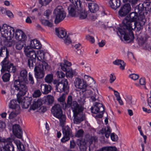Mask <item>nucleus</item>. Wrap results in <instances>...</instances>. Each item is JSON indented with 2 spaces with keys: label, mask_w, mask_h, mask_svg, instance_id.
<instances>
[{
  "label": "nucleus",
  "mask_w": 151,
  "mask_h": 151,
  "mask_svg": "<svg viewBox=\"0 0 151 151\" xmlns=\"http://www.w3.org/2000/svg\"><path fill=\"white\" fill-rule=\"evenodd\" d=\"M122 26L118 29L117 33H119L122 36L124 35L123 38L125 41H129L128 42L132 41L134 38V35L132 31L135 29L137 32H139L142 29L141 24L137 22L133 24L128 22L127 20L124 19L122 21Z\"/></svg>",
  "instance_id": "obj_1"
},
{
  "label": "nucleus",
  "mask_w": 151,
  "mask_h": 151,
  "mask_svg": "<svg viewBox=\"0 0 151 151\" xmlns=\"http://www.w3.org/2000/svg\"><path fill=\"white\" fill-rule=\"evenodd\" d=\"M27 71L26 70H22L20 73V79L15 80L14 82L13 87L16 90L19 91L17 96L19 103L23 102V96L28 91L27 87L24 83L27 81Z\"/></svg>",
  "instance_id": "obj_2"
},
{
  "label": "nucleus",
  "mask_w": 151,
  "mask_h": 151,
  "mask_svg": "<svg viewBox=\"0 0 151 151\" xmlns=\"http://www.w3.org/2000/svg\"><path fill=\"white\" fill-rule=\"evenodd\" d=\"M0 31L2 35L0 38L1 42H3L5 45L11 46L12 44L10 40L15 36L14 28L6 24H4L2 27L0 26Z\"/></svg>",
  "instance_id": "obj_3"
},
{
  "label": "nucleus",
  "mask_w": 151,
  "mask_h": 151,
  "mask_svg": "<svg viewBox=\"0 0 151 151\" xmlns=\"http://www.w3.org/2000/svg\"><path fill=\"white\" fill-rule=\"evenodd\" d=\"M6 50V56L2 61L1 64L2 69L1 71L4 73L5 71H8L9 72L15 73L16 71V68L13 64L10 62L8 59L9 55V51L7 49L5 46H2L0 49V56H2V55L3 51Z\"/></svg>",
  "instance_id": "obj_4"
},
{
  "label": "nucleus",
  "mask_w": 151,
  "mask_h": 151,
  "mask_svg": "<svg viewBox=\"0 0 151 151\" xmlns=\"http://www.w3.org/2000/svg\"><path fill=\"white\" fill-rule=\"evenodd\" d=\"M73 103L71 108L73 113V122L75 124H79L85 119V116L83 113L84 108L79 105L76 101H74Z\"/></svg>",
  "instance_id": "obj_5"
},
{
  "label": "nucleus",
  "mask_w": 151,
  "mask_h": 151,
  "mask_svg": "<svg viewBox=\"0 0 151 151\" xmlns=\"http://www.w3.org/2000/svg\"><path fill=\"white\" fill-rule=\"evenodd\" d=\"M14 37L16 40L19 41L16 43V48L18 50L22 49L27 40V36L23 32L21 29H17L16 30Z\"/></svg>",
  "instance_id": "obj_6"
},
{
  "label": "nucleus",
  "mask_w": 151,
  "mask_h": 151,
  "mask_svg": "<svg viewBox=\"0 0 151 151\" xmlns=\"http://www.w3.org/2000/svg\"><path fill=\"white\" fill-rule=\"evenodd\" d=\"M51 111L54 116L59 119L60 125L63 127L65 121V116L63 114L60 105L59 104L55 105L52 108Z\"/></svg>",
  "instance_id": "obj_7"
},
{
  "label": "nucleus",
  "mask_w": 151,
  "mask_h": 151,
  "mask_svg": "<svg viewBox=\"0 0 151 151\" xmlns=\"http://www.w3.org/2000/svg\"><path fill=\"white\" fill-rule=\"evenodd\" d=\"M72 4L68 7L69 15L72 17L78 16V9L81 8V3L80 0H69Z\"/></svg>",
  "instance_id": "obj_8"
},
{
  "label": "nucleus",
  "mask_w": 151,
  "mask_h": 151,
  "mask_svg": "<svg viewBox=\"0 0 151 151\" xmlns=\"http://www.w3.org/2000/svg\"><path fill=\"white\" fill-rule=\"evenodd\" d=\"M54 13L55 17V23L57 24L63 20L66 17V13L62 6H58L55 9Z\"/></svg>",
  "instance_id": "obj_9"
},
{
  "label": "nucleus",
  "mask_w": 151,
  "mask_h": 151,
  "mask_svg": "<svg viewBox=\"0 0 151 151\" xmlns=\"http://www.w3.org/2000/svg\"><path fill=\"white\" fill-rule=\"evenodd\" d=\"M91 112L94 114H99L96 115L97 118H101L102 117L104 109V106L102 104L95 102L93 106L91 108Z\"/></svg>",
  "instance_id": "obj_10"
},
{
  "label": "nucleus",
  "mask_w": 151,
  "mask_h": 151,
  "mask_svg": "<svg viewBox=\"0 0 151 151\" xmlns=\"http://www.w3.org/2000/svg\"><path fill=\"white\" fill-rule=\"evenodd\" d=\"M53 83L56 84V91L59 92H65L69 89L68 82L67 79H63L60 82H58L57 81H55Z\"/></svg>",
  "instance_id": "obj_11"
},
{
  "label": "nucleus",
  "mask_w": 151,
  "mask_h": 151,
  "mask_svg": "<svg viewBox=\"0 0 151 151\" xmlns=\"http://www.w3.org/2000/svg\"><path fill=\"white\" fill-rule=\"evenodd\" d=\"M55 31L56 35L60 38H63L65 43L68 45L71 42L70 38L68 35H66V32L62 28H56Z\"/></svg>",
  "instance_id": "obj_12"
},
{
  "label": "nucleus",
  "mask_w": 151,
  "mask_h": 151,
  "mask_svg": "<svg viewBox=\"0 0 151 151\" xmlns=\"http://www.w3.org/2000/svg\"><path fill=\"white\" fill-rule=\"evenodd\" d=\"M65 96L64 94H63L58 99V101L60 102L61 104L62 105L63 108L65 109L66 108H69L72 107L74 101H73L72 97L71 96H68L67 103L65 101Z\"/></svg>",
  "instance_id": "obj_13"
},
{
  "label": "nucleus",
  "mask_w": 151,
  "mask_h": 151,
  "mask_svg": "<svg viewBox=\"0 0 151 151\" xmlns=\"http://www.w3.org/2000/svg\"><path fill=\"white\" fill-rule=\"evenodd\" d=\"M62 128L63 134V137L61 139V141L63 143H65L66 141H68L70 137L72 136V132L70 128L67 126Z\"/></svg>",
  "instance_id": "obj_14"
},
{
  "label": "nucleus",
  "mask_w": 151,
  "mask_h": 151,
  "mask_svg": "<svg viewBox=\"0 0 151 151\" xmlns=\"http://www.w3.org/2000/svg\"><path fill=\"white\" fill-rule=\"evenodd\" d=\"M127 3L122 6L119 11V15L121 17L126 16L129 12L131 7L129 4Z\"/></svg>",
  "instance_id": "obj_15"
},
{
  "label": "nucleus",
  "mask_w": 151,
  "mask_h": 151,
  "mask_svg": "<svg viewBox=\"0 0 151 151\" xmlns=\"http://www.w3.org/2000/svg\"><path fill=\"white\" fill-rule=\"evenodd\" d=\"M24 52L25 55L30 59H36L37 55L35 51L29 46H27L24 48Z\"/></svg>",
  "instance_id": "obj_16"
},
{
  "label": "nucleus",
  "mask_w": 151,
  "mask_h": 151,
  "mask_svg": "<svg viewBox=\"0 0 151 151\" xmlns=\"http://www.w3.org/2000/svg\"><path fill=\"white\" fill-rule=\"evenodd\" d=\"M14 140L12 139L8 138L6 139V141L4 142L6 145L3 147L2 151H14V147L12 143Z\"/></svg>",
  "instance_id": "obj_17"
},
{
  "label": "nucleus",
  "mask_w": 151,
  "mask_h": 151,
  "mask_svg": "<svg viewBox=\"0 0 151 151\" xmlns=\"http://www.w3.org/2000/svg\"><path fill=\"white\" fill-rule=\"evenodd\" d=\"M34 71L35 76L37 79H40L42 78L44 76V73L42 68H41L40 65L38 66H36L35 68Z\"/></svg>",
  "instance_id": "obj_18"
},
{
  "label": "nucleus",
  "mask_w": 151,
  "mask_h": 151,
  "mask_svg": "<svg viewBox=\"0 0 151 151\" xmlns=\"http://www.w3.org/2000/svg\"><path fill=\"white\" fill-rule=\"evenodd\" d=\"M138 19V13L135 11L134 12H132L130 14L129 17H126L124 19L127 20L128 22L131 23L133 22H136Z\"/></svg>",
  "instance_id": "obj_19"
},
{
  "label": "nucleus",
  "mask_w": 151,
  "mask_h": 151,
  "mask_svg": "<svg viewBox=\"0 0 151 151\" xmlns=\"http://www.w3.org/2000/svg\"><path fill=\"white\" fill-rule=\"evenodd\" d=\"M12 129L14 134L17 138H21L22 137V132L19 125H14L13 126Z\"/></svg>",
  "instance_id": "obj_20"
},
{
  "label": "nucleus",
  "mask_w": 151,
  "mask_h": 151,
  "mask_svg": "<svg viewBox=\"0 0 151 151\" xmlns=\"http://www.w3.org/2000/svg\"><path fill=\"white\" fill-rule=\"evenodd\" d=\"M41 90L43 94H46L50 92L52 88L50 85L41 84Z\"/></svg>",
  "instance_id": "obj_21"
},
{
  "label": "nucleus",
  "mask_w": 151,
  "mask_h": 151,
  "mask_svg": "<svg viewBox=\"0 0 151 151\" xmlns=\"http://www.w3.org/2000/svg\"><path fill=\"white\" fill-rule=\"evenodd\" d=\"M9 108L12 109V110H20V106L17 104V101L14 99H12L10 101L9 104Z\"/></svg>",
  "instance_id": "obj_22"
},
{
  "label": "nucleus",
  "mask_w": 151,
  "mask_h": 151,
  "mask_svg": "<svg viewBox=\"0 0 151 151\" xmlns=\"http://www.w3.org/2000/svg\"><path fill=\"white\" fill-rule=\"evenodd\" d=\"M29 46L32 48L38 49L41 47V45L38 40L34 39L31 41Z\"/></svg>",
  "instance_id": "obj_23"
},
{
  "label": "nucleus",
  "mask_w": 151,
  "mask_h": 151,
  "mask_svg": "<svg viewBox=\"0 0 151 151\" xmlns=\"http://www.w3.org/2000/svg\"><path fill=\"white\" fill-rule=\"evenodd\" d=\"M109 3L111 7L114 10L118 8L120 5V1L119 0H110Z\"/></svg>",
  "instance_id": "obj_24"
},
{
  "label": "nucleus",
  "mask_w": 151,
  "mask_h": 151,
  "mask_svg": "<svg viewBox=\"0 0 151 151\" xmlns=\"http://www.w3.org/2000/svg\"><path fill=\"white\" fill-rule=\"evenodd\" d=\"M87 86V83L83 81L81 83L78 88L80 89H82L83 90L82 91L83 92H86V93H88L89 95H90L91 94L92 92L91 90H87L86 89Z\"/></svg>",
  "instance_id": "obj_25"
},
{
  "label": "nucleus",
  "mask_w": 151,
  "mask_h": 151,
  "mask_svg": "<svg viewBox=\"0 0 151 151\" xmlns=\"http://www.w3.org/2000/svg\"><path fill=\"white\" fill-rule=\"evenodd\" d=\"M88 8L90 12L95 13L99 10V7L98 5L95 3H89L88 5Z\"/></svg>",
  "instance_id": "obj_26"
},
{
  "label": "nucleus",
  "mask_w": 151,
  "mask_h": 151,
  "mask_svg": "<svg viewBox=\"0 0 151 151\" xmlns=\"http://www.w3.org/2000/svg\"><path fill=\"white\" fill-rule=\"evenodd\" d=\"M111 130L110 127L107 126V127H105L102 128L100 131V132L102 134H105V136L106 138H108L109 136Z\"/></svg>",
  "instance_id": "obj_27"
},
{
  "label": "nucleus",
  "mask_w": 151,
  "mask_h": 151,
  "mask_svg": "<svg viewBox=\"0 0 151 151\" xmlns=\"http://www.w3.org/2000/svg\"><path fill=\"white\" fill-rule=\"evenodd\" d=\"M32 99L31 97H27L25 99L23 102L22 104L23 108L27 109L30 104Z\"/></svg>",
  "instance_id": "obj_28"
},
{
  "label": "nucleus",
  "mask_w": 151,
  "mask_h": 151,
  "mask_svg": "<svg viewBox=\"0 0 151 151\" xmlns=\"http://www.w3.org/2000/svg\"><path fill=\"white\" fill-rule=\"evenodd\" d=\"M113 63L114 65H120L119 68L120 69L122 70L124 69L125 63L122 60H116L114 61Z\"/></svg>",
  "instance_id": "obj_29"
},
{
  "label": "nucleus",
  "mask_w": 151,
  "mask_h": 151,
  "mask_svg": "<svg viewBox=\"0 0 151 151\" xmlns=\"http://www.w3.org/2000/svg\"><path fill=\"white\" fill-rule=\"evenodd\" d=\"M42 103L41 100L38 99L36 101H35L33 103L32 106L31 107V108L33 110L38 108L40 107L42 105Z\"/></svg>",
  "instance_id": "obj_30"
},
{
  "label": "nucleus",
  "mask_w": 151,
  "mask_h": 151,
  "mask_svg": "<svg viewBox=\"0 0 151 151\" xmlns=\"http://www.w3.org/2000/svg\"><path fill=\"white\" fill-rule=\"evenodd\" d=\"M79 14L78 16H79L80 19H85L87 16V13L84 11L82 9L81 7L80 9H78Z\"/></svg>",
  "instance_id": "obj_31"
},
{
  "label": "nucleus",
  "mask_w": 151,
  "mask_h": 151,
  "mask_svg": "<svg viewBox=\"0 0 151 151\" xmlns=\"http://www.w3.org/2000/svg\"><path fill=\"white\" fill-rule=\"evenodd\" d=\"M65 72L66 76L70 78H72L74 75H77V73L75 70H73L70 68Z\"/></svg>",
  "instance_id": "obj_32"
},
{
  "label": "nucleus",
  "mask_w": 151,
  "mask_h": 151,
  "mask_svg": "<svg viewBox=\"0 0 151 151\" xmlns=\"http://www.w3.org/2000/svg\"><path fill=\"white\" fill-rule=\"evenodd\" d=\"M145 8L144 5L142 3L139 4L135 9V11L139 14L141 13Z\"/></svg>",
  "instance_id": "obj_33"
},
{
  "label": "nucleus",
  "mask_w": 151,
  "mask_h": 151,
  "mask_svg": "<svg viewBox=\"0 0 151 151\" xmlns=\"http://www.w3.org/2000/svg\"><path fill=\"white\" fill-rule=\"evenodd\" d=\"M20 111H17V110H12L9 114V118L12 119L16 117L19 113Z\"/></svg>",
  "instance_id": "obj_34"
},
{
  "label": "nucleus",
  "mask_w": 151,
  "mask_h": 151,
  "mask_svg": "<svg viewBox=\"0 0 151 151\" xmlns=\"http://www.w3.org/2000/svg\"><path fill=\"white\" fill-rule=\"evenodd\" d=\"M53 80V75L52 74H47L45 78V80L46 82L50 83Z\"/></svg>",
  "instance_id": "obj_35"
},
{
  "label": "nucleus",
  "mask_w": 151,
  "mask_h": 151,
  "mask_svg": "<svg viewBox=\"0 0 151 151\" xmlns=\"http://www.w3.org/2000/svg\"><path fill=\"white\" fill-rule=\"evenodd\" d=\"M84 79L85 82L87 84H91L92 82H93L94 80L90 76L85 75L84 76Z\"/></svg>",
  "instance_id": "obj_36"
},
{
  "label": "nucleus",
  "mask_w": 151,
  "mask_h": 151,
  "mask_svg": "<svg viewBox=\"0 0 151 151\" xmlns=\"http://www.w3.org/2000/svg\"><path fill=\"white\" fill-rule=\"evenodd\" d=\"M36 59H33L29 58L27 60V65L31 69L34 66V63H35Z\"/></svg>",
  "instance_id": "obj_37"
},
{
  "label": "nucleus",
  "mask_w": 151,
  "mask_h": 151,
  "mask_svg": "<svg viewBox=\"0 0 151 151\" xmlns=\"http://www.w3.org/2000/svg\"><path fill=\"white\" fill-rule=\"evenodd\" d=\"M52 0H38L39 3L41 6H46L48 5Z\"/></svg>",
  "instance_id": "obj_38"
},
{
  "label": "nucleus",
  "mask_w": 151,
  "mask_h": 151,
  "mask_svg": "<svg viewBox=\"0 0 151 151\" xmlns=\"http://www.w3.org/2000/svg\"><path fill=\"white\" fill-rule=\"evenodd\" d=\"M10 75L9 73H6L2 77L3 81L4 82H6L9 80Z\"/></svg>",
  "instance_id": "obj_39"
},
{
  "label": "nucleus",
  "mask_w": 151,
  "mask_h": 151,
  "mask_svg": "<svg viewBox=\"0 0 151 151\" xmlns=\"http://www.w3.org/2000/svg\"><path fill=\"white\" fill-rule=\"evenodd\" d=\"M41 22L44 25L50 27H51L52 26V23L49 22L48 20L42 19L41 20Z\"/></svg>",
  "instance_id": "obj_40"
},
{
  "label": "nucleus",
  "mask_w": 151,
  "mask_h": 151,
  "mask_svg": "<svg viewBox=\"0 0 151 151\" xmlns=\"http://www.w3.org/2000/svg\"><path fill=\"white\" fill-rule=\"evenodd\" d=\"M82 81L80 78H76L74 82V84L76 87L78 88Z\"/></svg>",
  "instance_id": "obj_41"
},
{
  "label": "nucleus",
  "mask_w": 151,
  "mask_h": 151,
  "mask_svg": "<svg viewBox=\"0 0 151 151\" xmlns=\"http://www.w3.org/2000/svg\"><path fill=\"white\" fill-rule=\"evenodd\" d=\"M16 145L19 151H25V149L24 145L20 141L17 142Z\"/></svg>",
  "instance_id": "obj_42"
},
{
  "label": "nucleus",
  "mask_w": 151,
  "mask_h": 151,
  "mask_svg": "<svg viewBox=\"0 0 151 151\" xmlns=\"http://www.w3.org/2000/svg\"><path fill=\"white\" fill-rule=\"evenodd\" d=\"M41 68H42L43 70L45 69L46 70H49L50 67L48 65V63L45 61H43L42 62Z\"/></svg>",
  "instance_id": "obj_43"
},
{
  "label": "nucleus",
  "mask_w": 151,
  "mask_h": 151,
  "mask_svg": "<svg viewBox=\"0 0 151 151\" xmlns=\"http://www.w3.org/2000/svg\"><path fill=\"white\" fill-rule=\"evenodd\" d=\"M60 65L61 67V69L64 71L66 72L70 68L68 66H67L64 63H60Z\"/></svg>",
  "instance_id": "obj_44"
},
{
  "label": "nucleus",
  "mask_w": 151,
  "mask_h": 151,
  "mask_svg": "<svg viewBox=\"0 0 151 151\" xmlns=\"http://www.w3.org/2000/svg\"><path fill=\"white\" fill-rule=\"evenodd\" d=\"M84 132L82 129L78 130L75 134L76 137H82L83 135Z\"/></svg>",
  "instance_id": "obj_45"
},
{
  "label": "nucleus",
  "mask_w": 151,
  "mask_h": 151,
  "mask_svg": "<svg viewBox=\"0 0 151 151\" xmlns=\"http://www.w3.org/2000/svg\"><path fill=\"white\" fill-rule=\"evenodd\" d=\"M41 94V93L40 90L38 89L35 91L32 95L34 97L37 98L40 97Z\"/></svg>",
  "instance_id": "obj_46"
},
{
  "label": "nucleus",
  "mask_w": 151,
  "mask_h": 151,
  "mask_svg": "<svg viewBox=\"0 0 151 151\" xmlns=\"http://www.w3.org/2000/svg\"><path fill=\"white\" fill-rule=\"evenodd\" d=\"M103 149L106 150V151H118L117 149L114 147H103Z\"/></svg>",
  "instance_id": "obj_47"
},
{
  "label": "nucleus",
  "mask_w": 151,
  "mask_h": 151,
  "mask_svg": "<svg viewBox=\"0 0 151 151\" xmlns=\"http://www.w3.org/2000/svg\"><path fill=\"white\" fill-rule=\"evenodd\" d=\"M56 75L57 77L59 78H63L65 76V73L61 71H57Z\"/></svg>",
  "instance_id": "obj_48"
},
{
  "label": "nucleus",
  "mask_w": 151,
  "mask_h": 151,
  "mask_svg": "<svg viewBox=\"0 0 151 151\" xmlns=\"http://www.w3.org/2000/svg\"><path fill=\"white\" fill-rule=\"evenodd\" d=\"M47 100L49 104H52L54 101V98L51 95H48L47 97Z\"/></svg>",
  "instance_id": "obj_49"
},
{
  "label": "nucleus",
  "mask_w": 151,
  "mask_h": 151,
  "mask_svg": "<svg viewBox=\"0 0 151 151\" xmlns=\"http://www.w3.org/2000/svg\"><path fill=\"white\" fill-rule=\"evenodd\" d=\"M28 79L30 84L32 85L34 83V80L33 76L30 73H29Z\"/></svg>",
  "instance_id": "obj_50"
},
{
  "label": "nucleus",
  "mask_w": 151,
  "mask_h": 151,
  "mask_svg": "<svg viewBox=\"0 0 151 151\" xmlns=\"http://www.w3.org/2000/svg\"><path fill=\"white\" fill-rule=\"evenodd\" d=\"M37 59L39 60H43L44 58V53L43 52H40L38 53V57H37Z\"/></svg>",
  "instance_id": "obj_51"
},
{
  "label": "nucleus",
  "mask_w": 151,
  "mask_h": 151,
  "mask_svg": "<svg viewBox=\"0 0 151 151\" xmlns=\"http://www.w3.org/2000/svg\"><path fill=\"white\" fill-rule=\"evenodd\" d=\"M132 98L131 96H128L127 97L126 101L127 103L130 105L133 104L132 101Z\"/></svg>",
  "instance_id": "obj_52"
},
{
  "label": "nucleus",
  "mask_w": 151,
  "mask_h": 151,
  "mask_svg": "<svg viewBox=\"0 0 151 151\" xmlns=\"http://www.w3.org/2000/svg\"><path fill=\"white\" fill-rule=\"evenodd\" d=\"M86 39L89 40L91 42L93 43L95 42L94 38L92 36L89 35H87L86 36Z\"/></svg>",
  "instance_id": "obj_53"
},
{
  "label": "nucleus",
  "mask_w": 151,
  "mask_h": 151,
  "mask_svg": "<svg viewBox=\"0 0 151 151\" xmlns=\"http://www.w3.org/2000/svg\"><path fill=\"white\" fill-rule=\"evenodd\" d=\"M129 77L133 80H136L138 79L139 76L135 74H132L129 75Z\"/></svg>",
  "instance_id": "obj_54"
},
{
  "label": "nucleus",
  "mask_w": 151,
  "mask_h": 151,
  "mask_svg": "<svg viewBox=\"0 0 151 151\" xmlns=\"http://www.w3.org/2000/svg\"><path fill=\"white\" fill-rule=\"evenodd\" d=\"M123 2L125 3H128L134 4H136V0H122Z\"/></svg>",
  "instance_id": "obj_55"
},
{
  "label": "nucleus",
  "mask_w": 151,
  "mask_h": 151,
  "mask_svg": "<svg viewBox=\"0 0 151 151\" xmlns=\"http://www.w3.org/2000/svg\"><path fill=\"white\" fill-rule=\"evenodd\" d=\"M111 140L114 141H116L118 139L117 136L114 133H112L111 134Z\"/></svg>",
  "instance_id": "obj_56"
},
{
  "label": "nucleus",
  "mask_w": 151,
  "mask_h": 151,
  "mask_svg": "<svg viewBox=\"0 0 151 151\" xmlns=\"http://www.w3.org/2000/svg\"><path fill=\"white\" fill-rule=\"evenodd\" d=\"M78 101L79 103V104H78V105H81L82 106V105L84 104L85 102L84 99L81 97L79 98L78 99Z\"/></svg>",
  "instance_id": "obj_57"
},
{
  "label": "nucleus",
  "mask_w": 151,
  "mask_h": 151,
  "mask_svg": "<svg viewBox=\"0 0 151 151\" xmlns=\"http://www.w3.org/2000/svg\"><path fill=\"white\" fill-rule=\"evenodd\" d=\"M6 12V9L3 7H0V14L5 15Z\"/></svg>",
  "instance_id": "obj_58"
},
{
  "label": "nucleus",
  "mask_w": 151,
  "mask_h": 151,
  "mask_svg": "<svg viewBox=\"0 0 151 151\" xmlns=\"http://www.w3.org/2000/svg\"><path fill=\"white\" fill-rule=\"evenodd\" d=\"M51 13V11L50 10H47L45 11L44 12V16H46V18H48V17Z\"/></svg>",
  "instance_id": "obj_59"
},
{
  "label": "nucleus",
  "mask_w": 151,
  "mask_h": 151,
  "mask_svg": "<svg viewBox=\"0 0 151 151\" xmlns=\"http://www.w3.org/2000/svg\"><path fill=\"white\" fill-rule=\"evenodd\" d=\"M6 125L5 123L1 121H0V130L4 129Z\"/></svg>",
  "instance_id": "obj_60"
},
{
  "label": "nucleus",
  "mask_w": 151,
  "mask_h": 151,
  "mask_svg": "<svg viewBox=\"0 0 151 151\" xmlns=\"http://www.w3.org/2000/svg\"><path fill=\"white\" fill-rule=\"evenodd\" d=\"M106 41L105 40H102L100 42L98 43V44L100 47H103L105 45Z\"/></svg>",
  "instance_id": "obj_61"
},
{
  "label": "nucleus",
  "mask_w": 151,
  "mask_h": 151,
  "mask_svg": "<svg viewBox=\"0 0 151 151\" xmlns=\"http://www.w3.org/2000/svg\"><path fill=\"white\" fill-rule=\"evenodd\" d=\"M76 145V144L74 140L70 141V148L71 149L74 148Z\"/></svg>",
  "instance_id": "obj_62"
},
{
  "label": "nucleus",
  "mask_w": 151,
  "mask_h": 151,
  "mask_svg": "<svg viewBox=\"0 0 151 151\" xmlns=\"http://www.w3.org/2000/svg\"><path fill=\"white\" fill-rule=\"evenodd\" d=\"M6 15L9 17L11 18L13 17V13L9 10H6Z\"/></svg>",
  "instance_id": "obj_63"
},
{
  "label": "nucleus",
  "mask_w": 151,
  "mask_h": 151,
  "mask_svg": "<svg viewBox=\"0 0 151 151\" xmlns=\"http://www.w3.org/2000/svg\"><path fill=\"white\" fill-rule=\"evenodd\" d=\"M139 83L141 85H144L145 83V78H141L139 81Z\"/></svg>",
  "instance_id": "obj_64"
}]
</instances>
